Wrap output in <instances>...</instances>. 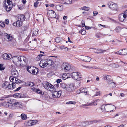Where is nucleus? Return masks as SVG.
Returning a JSON list of instances; mask_svg holds the SVG:
<instances>
[{"label":"nucleus","instance_id":"79ce46f5","mask_svg":"<svg viewBox=\"0 0 127 127\" xmlns=\"http://www.w3.org/2000/svg\"><path fill=\"white\" fill-rule=\"evenodd\" d=\"M43 56H44V55L42 54L39 55L37 56V57L36 58V59L37 61L41 59V57Z\"/></svg>","mask_w":127,"mask_h":127},{"label":"nucleus","instance_id":"4c0bfd02","mask_svg":"<svg viewBox=\"0 0 127 127\" xmlns=\"http://www.w3.org/2000/svg\"><path fill=\"white\" fill-rule=\"evenodd\" d=\"M121 27L119 26H118L115 29V30L117 32L119 33L121 31Z\"/></svg>","mask_w":127,"mask_h":127},{"label":"nucleus","instance_id":"774afa93","mask_svg":"<svg viewBox=\"0 0 127 127\" xmlns=\"http://www.w3.org/2000/svg\"><path fill=\"white\" fill-rule=\"evenodd\" d=\"M124 13L126 16L127 17V10L124 12Z\"/></svg>","mask_w":127,"mask_h":127},{"label":"nucleus","instance_id":"4d7b16f0","mask_svg":"<svg viewBox=\"0 0 127 127\" xmlns=\"http://www.w3.org/2000/svg\"><path fill=\"white\" fill-rule=\"evenodd\" d=\"M5 22L7 24H8L9 23V20L8 19H6L5 20Z\"/></svg>","mask_w":127,"mask_h":127},{"label":"nucleus","instance_id":"052dcab7","mask_svg":"<svg viewBox=\"0 0 127 127\" xmlns=\"http://www.w3.org/2000/svg\"><path fill=\"white\" fill-rule=\"evenodd\" d=\"M112 94L111 93H110L108 95H105L103 97V98H105V97H106L108 95H110L111 96H112Z\"/></svg>","mask_w":127,"mask_h":127},{"label":"nucleus","instance_id":"cd10ccee","mask_svg":"<svg viewBox=\"0 0 127 127\" xmlns=\"http://www.w3.org/2000/svg\"><path fill=\"white\" fill-rule=\"evenodd\" d=\"M12 105L13 106L16 107L17 108L22 106L20 103L17 102L13 103Z\"/></svg>","mask_w":127,"mask_h":127},{"label":"nucleus","instance_id":"4468645a","mask_svg":"<svg viewBox=\"0 0 127 127\" xmlns=\"http://www.w3.org/2000/svg\"><path fill=\"white\" fill-rule=\"evenodd\" d=\"M40 66L42 67H45L47 65L45 59H43L39 63Z\"/></svg>","mask_w":127,"mask_h":127},{"label":"nucleus","instance_id":"37998d69","mask_svg":"<svg viewBox=\"0 0 127 127\" xmlns=\"http://www.w3.org/2000/svg\"><path fill=\"white\" fill-rule=\"evenodd\" d=\"M15 83L18 84V83H20L21 81L19 79H18L17 77L15 78Z\"/></svg>","mask_w":127,"mask_h":127},{"label":"nucleus","instance_id":"f8f14e48","mask_svg":"<svg viewBox=\"0 0 127 127\" xmlns=\"http://www.w3.org/2000/svg\"><path fill=\"white\" fill-rule=\"evenodd\" d=\"M66 91L71 92L74 89L73 85L72 84H70L69 85H68L66 86L65 87H64Z\"/></svg>","mask_w":127,"mask_h":127},{"label":"nucleus","instance_id":"393cba45","mask_svg":"<svg viewBox=\"0 0 127 127\" xmlns=\"http://www.w3.org/2000/svg\"><path fill=\"white\" fill-rule=\"evenodd\" d=\"M31 89L32 90L39 94H41L42 93V92L39 89H36L35 87L32 88Z\"/></svg>","mask_w":127,"mask_h":127},{"label":"nucleus","instance_id":"dca6fc26","mask_svg":"<svg viewBox=\"0 0 127 127\" xmlns=\"http://www.w3.org/2000/svg\"><path fill=\"white\" fill-rule=\"evenodd\" d=\"M119 55H127V48L120 50L119 51Z\"/></svg>","mask_w":127,"mask_h":127},{"label":"nucleus","instance_id":"7ed1b4c3","mask_svg":"<svg viewBox=\"0 0 127 127\" xmlns=\"http://www.w3.org/2000/svg\"><path fill=\"white\" fill-rule=\"evenodd\" d=\"M27 70L28 72L32 74H36L38 71L37 68L32 66H29L27 67Z\"/></svg>","mask_w":127,"mask_h":127},{"label":"nucleus","instance_id":"a19ab883","mask_svg":"<svg viewBox=\"0 0 127 127\" xmlns=\"http://www.w3.org/2000/svg\"><path fill=\"white\" fill-rule=\"evenodd\" d=\"M26 84L27 86H30L32 87L34 85V84L32 82H27L26 83Z\"/></svg>","mask_w":127,"mask_h":127},{"label":"nucleus","instance_id":"7c9ffc66","mask_svg":"<svg viewBox=\"0 0 127 127\" xmlns=\"http://www.w3.org/2000/svg\"><path fill=\"white\" fill-rule=\"evenodd\" d=\"M9 85V83L6 82L4 83L2 85V87L4 89H6L8 88V86Z\"/></svg>","mask_w":127,"mask_h":127},{"label":"nucleus","instance_id":"5701e85b","mask_svg":"<svg viewBox=\"0 0 127 127\" xmlns=\"http://www.w3.org/2000/svg\"><path fill=\"white\" fill-rule=\"evenodd\" d=\"M93 123V122L92 121L83 122L82 123V126L85 127L88 125H90Z\"/></svg>","mask_w":127,"mask_h":127},{"label":"nucleus","instance_id":"2f4dec72","mask_svg":"<svg viewBox=\"0 0 127 127\" xmlns=\"http://www.w3.org/2000/svg\"><path fill=\"white\" fill-rule=\"evenodd\" d=\"M16 24H17V27H19L21 26L22 25V22L18 20L16 22Z\"/></svg>","mask_w":127,"mask_h":127},{"label":"nucleus","instance_id":"864d4df0","mask_svg":"<svg viewBox=\"0 0 127 127\" xmlns=\"http://www.w3.org/2000/svg\"><path fill=\"white\" fill-rule=\"evenodd\" d=\"M33 33L32 34V36H34L36 35L37 34V31H36V30L34 31L33 32Z\"/></svg>","mask_w":127,"mask_h":127},{"label":"nucleus","instance_id":"a18cd8bd","mask_svg":"<svg viewBox=\"0 0 127 127\" xmlns=\"http://www.w3.org/2000/svg\"><path fill=\"white\" fill-rule=\"evenodd\" d=\"M61 40V38H60L57 37L55 39V42L57 43H59Z\"/></svg>","mask_w":127,"mask_h":127},{"label":"nucleus","instance_id":"680f3d73","mask_svg":"<svg viewBox=\"0 0 127 127\" xmlns=\"http://www.w3.org/2000/svg\"><path fill=\"white\" fill-rule=\"evenodd\" d=\"M82 23V26L83 27H85V26H86L85 25V23L84 22H82V21L81 22Z\"/></svg>","mask_w":127,"mask_h":127},{"label":"nucleus","instance_id":"1a4fd4ad","mask_svg":"<svg viewBox=\"0 0 127 127\" xmlns=\"http://www.w3.org/2000/svg\"><path fill=\"white\" fill-rule=\"evenodd\" d=\"M80 59L86 62H89L91 60V58L90 57L84 55H81L80 57Z\"/></svg>","mask_w":127,"mask_h":127},{"label":"nucleus","instance_id":"423d86ee","mask_svg":"<svg viewBox=\"0 0 127 127\" xmlns=\"http://www.w3.org/2000/svg\"><path fill=\"white\" fill-rule=\"evenodd\" d=\"M107 5L110 9L113 10H117V5L116 4L110 1L108 3Z\"/></svg>","mask_w":127,"mask_h":127},{"label":"nucleus","instance_id":"6e6d98bb","mask_svg":"<svg viewBox=\"0 0 127 127\" xmlns=\"http://www.w3.org/2000/svg\"><path fill=\"white\" fill-rule=\"evenodd\" d=\"M93 13L94 16H95L98 14V12L96 11H94L93 12Z\"/></svg>","mask_w":127,"mask_h":127},{"label":"nucleus","instance_id":"bb28decb","mask_svg":"<svg viewBox=\"0 0 127 127\" xmlns=\"http://www.w3.org/2000/svg\"><path fill=\"white\" fill-rule=\"evenodd\" d=\"M19 20L22 22L25 19V17L23 15H21L18 17Z\"/></svg>","mask_w":127,"mask_h":127},{"label":"nucleus","instance_id":"c03bdc74","mask_svg":"<svg viewBox=\"0 0 127 127\" xmlns=\"http://www.w3.org/2000/svg\"><path fill=\"white\" fill-rule=\"evenodd\" d=\"M14 78H15V77H14L13 76H10V80L11 82H13L12 83H13L14 82L15 83V79H14Z\"/></svg>","mask_w":127,"mask_h":127},{"label":"nucleus","instance_id":"c756f323","mask_svg":"<svg viewBox=\"0 0 127 127\" xmlns=\"http://www.w3.org/2000/svg\"><path fill=\"white\" fill-rule=\"evenodd\" d=\"M59 48L61 49L62 50L64 51L65 52L67 51L70 50V49H69L67 47L63 46L60 47Z\"/></svg>","mask_w":127,"mask_h":127},{"label":"nucleus","instance_id":"473e14b6","mask_svg":"<svg viewBox=\"0 0 127 127\" xmlns=\"http://www.w3.org/2000/svg\"><path fill=\"white\" fill-rule=\"evenodd\" d=\"M64 2L65 4H71L72 3L71 0H64Z\"/></svg>","mask_w":127,"mask_h":127},{"label":"nucleus","instance_id":"6e6552de","mask_svg":"<svg viewBox=\"0 0 127 127\" xmlns=\"http://www.w3.org/2000/svg\"><path fill=\"white\" fill-rule=\"evenodd\" d=\"M20 60L21 62V65L22 66L26 65L28 62V60L24 56L20 57Z\"/></svg>","mask_w":127,"mask_h":127},{"label":"nucleus","instance_id":"9d476101","mask_svg":"<svg viewBox=\"0 0 127 127\" xmlns=\"http://www.w3.org/2000/svg\"><path fill=\"white\" fill-rule=\"evenodd\" d=\"M47 14L51 18H55L56 17V14L55 12L52 10H49L47 12Z\"/></svg>","mask_w":127,"mask_h":127},{"label":"nucleus","instance_id":"49530a36","mask_svg":"<svg viewBox=\"0 0 127 127\" xmlns=\"http://www.w3.org/2000/svg\"><path fill=\"white\" fill-rule=\"evenodd\" d=\"M76 103V102L75 101H70L67 102L66 103V104H75Z\"/></svg>","mask_w":127,"mask_h":127},{"label":"nucleus","instance_id":"a211bd4d","mask_svg":"<svg viewBox=\"0 0 127 127\" xmlns=\"http://www.w3.org/2000/svg\"><path fill=\"white\" fill-rule=\"evenodd\" d=\"M36 120H34L32 121H28L27 124V126H30L32 125H35L37 122Z\"/></svg>","mask_w":127,"mask_h":127},{"label":"nucleus","instance_id":"aec40b11","mask_svg":"<svg viewBox=\"0 0 127 127\" xmlns=\"http://www.w3.org/2000/svg\"><path fill=\"white\" fill-rule=\"evenodd\" d=\"M46 60L47 65H48L49 66H51L54 63V61L50 59H47Z\"/></svg>","mask_w":127,"mask_h":127},{"label":"nucleus","instance_id":"6ab92c4d","mask_svg":"<svg viewBox=\"0 0 127 127\" xmlns=\"http://www.w3.org/2000/svg\"><path fill=\"white\" fill-rule=\"evenodd\" d=\"M2 57L4 59L8 60L11 58V54L5 53L2 55Z\"/></svg>","mask_w":127,"mask_h":127},{"label":"nucleus","instance_id":"58836bf2","mask_svg":"<svg viewBox=\"0 0 127 127\" xmlns=\"http://www.w3.org/2000/svg\"><path fill=\"white\" fill-rule=\"evenodd\" d=\"M40 3H39L38 0L36 2L34 3V6L35 7L39 6H40Z\"/></svg>","mask_w":127,"mask_h":127},{"label":"nucleus","instance_id":"2eb2a0df","mask_svg":"<svg viewBox=\"0 0 127 127\" xmlns=\"http://www.w3.org/2000/svg\"><path fill=\"white\" fill-rule=\"evenodd\" d=\"M99 101V99H97L95 100L93 102L85 104V106H92L93 105H97V103Z\"/></svg>","mask_w":127,"mask_h":127},{"label":"nucleus","instance_id":"f3484780","mask_svg":"<svg viewBox=\"0 0 127 127\" xmlns=\"http://www.w3.org/2000/svg\"><path fill=\"white\" fill-rule=\"evenodd\" d=\"M127 17L125 14L123 13H122L120 14L119 15V18L120 21L123 22L124 21L125 19Z\"/></svg>","mask_w":127,"mask_h":127},{"label":"nucleus","instance_id":"09e8293b","mask_svg":"<svg viewBox=\"0 0 127 127\" xmlns=\"http://www.w3.org/2000/svg\"><path fill=\"white\" fill-rule=\"evenodd\" d=\"M0 26L2 28L5 27L4 23L3 22H0Z\"/></svg>","mask_w":127,"mask_h":127},{"label":"nucleus","instance_id":"8fccbe9b","mask_svg":"<svg viewBox=\"0 0 127 127\" xmlns=\"http://www.w3.org/2000/svg\"><path fill=\"white\" fill-rule=\"evenodd\" d=\"M62 92L61 91H59L57 92V97H60L61 95V93Z\"/></svg>","mask_w":127,"mask_h":127},{"label":"nucleus","instance_id":"72a5a7b5","mask_svg":"<svg viewBox=\"0 0 127 127\" xmlns=\"http://www.w3.org/2000/svg\"><path fill=\"white\" fill-rule=\"evenodd\" d=\"M106 50H102L101 49H98L97 51H95V53L97 54H99L100 53H104Z\"/></svg>","mask_w":127,"mask_h":127},{"label":"nucleus","instance_id":"f704fd0d","mask_svg":"<svg viewBox=\"0 0 127 127\" xmlns=\"http://www.w3.org/2000/svg\"><path fill=\"white\" fill-rule=\"evenodd\" d=\"M111 76L109 75H107L105 76L104 77V79L105 80H106L108 81V82L110 81V80L111 79Z\"/></svg>","mask_w":127,"mask_h":127},{"label":"nucleus","instance_id":"b1692460","mask_svg":"<svg viewBox=\"0 0 127 127\" xmlns=\"http://www.w3.org/2000/svg\"><path fill=\"white\" fill-rule=\"evenodd\" d=\"M63 6L61 5H56V9L59 11H61L63 10Z\"/></svg>","mask_w":127,"mask_h":127},{"label":"nucleus","instance_id":"338daca9","mask_svg":"<svg viewBox=\"0 0 127 127\" xmlns=\"http://www.w3.org/2000/svg\"><path fill=\"white\" fill-rule=\"evenodd\" d=\"M107 60L109 62H110L112 61V60L111 59V58L110 57H109L107 59Z\"/></svg>","mask_w":127,"mask_h":127},{"label":"nucleus","instance_id":"c85d7f7f","mask_svg":"<svg viewBox=\"0 0 127 127\" xmlns=\"http://www.w3.org/2000/svg\"><path fill=\"white\" fill-rule=\"evenodd\" d=\"M22 93H16L13 95V96L15 97H17L18 98H22L23 96L22 95Z\"/></svg>","mask_w":127,"mask_h":127},{"label":"nucleus","instance_id":"0eeeda50","mask_svg":"<svg viewBox=\"0 0 127 127\" xmlns=\"http://www.w3.org/2000/svg\"><path fill=\"white\" fill-rule=\"evenodd\" d=\"M7 3L8 5L6 6L5 9L7 11H9L12 9L13 4H12V2L10 0H7Z\"/></svg>","mask_w":127,"mask_h":127},{"label":"nucleus","instance_id":"c9c22d12","mask_svg":"<svg viewBox=\"0 0 127 127\" xmlns=\"http://www.w3.org/2000/svg\"><path fill=\"white\" fill-rule=\"evenodd\" d=\"M80 9L82 10L88 11L89 10L90 8L89 7H87L86 6H85L81 8Z\"/></svg>","mask_w":127,"mask_h":127},{"label":"nucleus","instance_id":"9b49d317","mask_svg":"<svg viewBox=\"0 0 127 127\" xmlns=\"http://www.w3.org/2000/svg\"><path fill=\"white\" fill-rule=\"evenodd\" d=\"M43 87L46 89L49 90V88L50 89H53L54 88L53 86L48 82H45L43 84Z\"/></svg>","mask_w":127,"mask_h":127},{"label":"nucleus","instance_id":"69168bd1","mask_svg":"<svg viewBox=\"0 0 127 127\" xmlns=\"http://www.w3.org/2000/svg\"><path fill=\"white\" fill-rule=\"evenodd\" d=\"M61 81V80L60 79H58L57 80V82L58 83H60Z\"/></svg>","mask_w":127,"mask_h":127},{"label":"nucleus","instance_id":"3c124183","mask_svg":"<svg viewBox=\"0 0 127 127\" xmlns=\"http://www.w3.org/2000/svg\"><path fill=\"white\" fill-rule=\"evenodd\" d=\"M3 66V64H0V70H2L4 69V67Z\"/></svg>","mask_w":127,"mask_h":127},{"label":"nucleus","instance_id":"e2e57ef3","mask_svg":"<svg viewBox=\"0 0 127 127\" xmlns=\"http://www.w3.org/2000/svg\"><path fill=\"white\" fill-rule=\"evenodd\" d=\"M18 7L20 10H22L23 8V7L22 6L20 5L18 6Z\"/></svg>","mask_w":127,"mask_h":127},{"label":"nucleus","instance_id":"de8ad7c7","mask_svg":"<svg viewBox=\"0 0 127 127\" xmlns=\"http://www.w3.org/2000/svg\"><path fill=\"white\" fill-rule=\"evenodd\" d=\"M79 32L82 35H84L86 33V31L85 30L82 29L79 31Z\"/></svg>","mask_w":127,"mask_h":127},{"label":"nucleus","instance_id":"13d9d810","mask_svg":"<svg viewBox=\"0 0 127 127\" xmlns=\"http://www.w3.org/2000/svg\"><path fill=\"white\" fill-rule=\"evenodd\" d=\"M6 0L4 1L3 3V6L6 7V6H7V5H6Z\"/></svg>","mask_w":127,"mask_h":127},{"label":"nucleus","instance_id":"ddd939ff","mask_svg":"<svg viewBox=\"0 0 127 127\" xmlns=\"http://www.w3.org/2000/svg\"><path fill=\"white\" fill-rule=\"evenodd\" d=\"M11 74L12 76L14 77H18V72L16 69L15 68H12L11 70Z\"/></svg>","mask_w":127,"mask_h":127},{"label":"nucleus","instance_id":"5fc2aeb1","mask_svg":"<svg viewBox=\"0 0 127 127\" xmlns=\"http://www.w3.org/2000/svg\"><path fill=\"white\" fill-rule=\"evenodd\" d=\"M100 92H97L95 94V95L94 96H97L98 95H100Z\"/></svg>","mask_w":127,"mask_h":127},{"label":"nucleus","instance_id":"39448f33","mask_svg":"<svg viewBox=\"0 0 127 127\" xmlns=\"http://www.w3.org/2000/svg\"><path fill=\"white\" fill-rule=\"evenodd\" d=\"M62 68L65 72L69 71L71 68L70 65L66 63H64L62 64L61 66Z\"/></svg>","mask_w":127,"mask_h":127},{"label":"nucleus","instance_id":"603ef678","mask_svg":"<svg viewBox=\"0 0 127 127\" xmlns=\"http://www.w3.org/2000/svg\"><path fill=\"white\" fill-rule=\"evenodd\" d=\"M102 34L100 33H97L96 35L95 36L97 38H98L101 37V35Z\"/></svg>","mask_w":127,"mask_h":127},{"label":"nucleus","instance_id":"a878e982","mask_svg":"<svg viewBox=\"0 0 127 127\" xmlns=\"http://www.w3.org/2000/svg\"><path fill=\"white\" fill-rule=\"evenodd\" d=\"M108 84L109 86L113 88L115 87L116 86V85L114 83L111 81L108 82Z\"/></svg>","mask_w":127,"mask_h":127},{"label":"nucleus","instance_id":"0e129e2a","mask_svg":"<svg viewBox=\"0 0 127 127\" xmlns=\"http://www.w3.org/2000/svg\"><path fill=\"white\" fill-rule=\"evenodd\" d=\"M22 2L24 4H25L26 2V0H22Z\"/></svg>","mask_w":127,"mask_h":127},{"label":"nucleus","instance_id":"f03ea898","mask_svg":"<svg viewBox=\"0 0 127 127\" xmlns=\"http://www.w3.org/2000/svg\"><path fill=\"white\" fill-rule=\"evenodd\" d=\"M67 76L70 75L69 77H72L73 78L78 81H80L82 78L81 74L79 72H74L72 73L70 75L69 73H67Z\"/></svg>","mask_w":127,"mask_h":127},{"label":"nucleus","instance_id":"ea45409f","mask_svg":"<svg viewBox=\"0 0 127 127\" xmlns=\"http://www.w3.org/2000/svg\"><path fill=\"white\" fill-rule=\"evenodd\" d=\"M21 118L22 119L25 120L27 118V115L25 114H22L21 115Z\"/></svg>","mask_w":127,"mask_h":127},{"label":"nucleus","instance_id":"bf43d9fd","mask_svg":"<svg viewBox=\"0 0 127 127\" xmlns=\"http://www.w3.org/2000/svg\"><path fill=\"white\" fill-rule=\"evenodd\" d=\"M52 96L54 98H57V96H56V95L55 94H54V93L53 92V93L52 94Z\"/></svg>","mask_w":127,"mask_h":127},{"label":"nucleus","instance_id":"f257e3e1","mask_svg":"<svg viewBox=\"0 0 127 127\" xmlns=\"http://www.w3.org/2000/svg\"><path fill=\"white\" fill-rule=\"evenodd\" d=\"M115 106L112 105H103L101 108H98L96 109L97 112L99 113H102V112H111L115 109Z\"/></svg>","mask_w":127,"mask_h":127},{"label":"nucleus","instance_id":"20e7f679","mask_svg":"<svg viewBox=\"0 0 127 127\" xmlns=\"http://www.w3.org/2000/svg\"><path fill=\"white\" fill-rule=\"evenodd\" d=\"M20 59V57L14 56L12 57V61L15 64L18 66L21 65V63Z\"/></svg>","mask_w":127,"mask_h":127},{"label":"nucleus","instance_id":"e433bc0d","mask_svg":"<svg viewBox=\"0 0 127 127\" xmlns=\"http://www.w3.org/2000/svg\"><path fill=\"white\" fill-rule=\"evenodd\" d=\"M6 36L7 37V41H9L12 39V37L11 35L8 34Z\"/></svg>","mask_w":127,"mask_h":127},{"label":"nucleus","instance_id":"4be33fe9","mask_svg":"<svg viewBox=\"0 0 127 127\" xmlns=\"http://www.w3.org/2000/svg\"><path fill=\"white\" fill-rule=\"evenodd\" d=\"M86 90L85 88H82L78 90L77 92V94H80L82 93H84Z\"/></svg>","mask_w":127,"mask_h":127},{"label":"nucleus","instance_id":"412c9836","mask_svg":"<svg viewBox=\"0 0 127 127\" xmlns=\"http://www.w3.org/2000/svg\"><path fill=\"white\" fill-rule=\"evenodd\" d=\"M16 84L14 82L11 84L9 83V85L8 86V88L9 89H13L16 87Z\"/></svg>","mask_w":127,"mask_h":127}]
</instances>
